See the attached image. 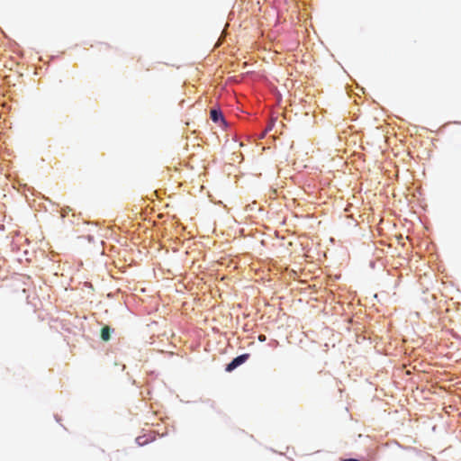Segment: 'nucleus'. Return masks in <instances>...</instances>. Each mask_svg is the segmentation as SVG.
<instances>
[{
  "label": "nucleus",
  "instance_id": "7ed1b4c3",
  "mask_svg": "<svg viewBox=\"0 0 461 461\" xmlns=\"http://www.w3.org/2000/svg\"><path fill=\"white\" fill-rule=\"evenodd\" d=\"M111 329L109 326H104L101 330V338L104 341H108L111 339Z\"/></svg>",
  "mask_w": 461,
  "mask_h": 461
},
{
  "label": "nucleus",
  "instance_id": "20e7f679",
  "mask_svg": "<svg viewBox=\"0 0 461 461\" xmlns=\"http://www.w3.org/2000/svg\"><path fill=\"white\" fill-rule=\"evenodd\" d=\"M342 461H359V460L354 459V458H348V459H344Z\"/></svg>",
  "mask_w": 461,
  "mask_h": 461
},
{
  "label": "nucleus",
  "instance_id": "39448f33",
  "mask_svg": "<svg viewBox=\"0 0 461 461\" xmlns=\"http://www.w3.org/2000/svg\"><path fill=\"white\" fill-rule=\"evenodd\" d=\"M266 339L265 336H259V340L264 341Z\"/></svg>",
  "mask_w": 461,
  "mask_h": 461
},
{
  "label": "nucleus",
  "instance_id": "f257e3e1",
  "mask_svg": "<svg viewBox=\"0 0 461 461\" xmlns=\"http://www.w3.org/2000/svg\"><path fill=\"white\" fill-rule=\"evenodd\" d=\"M249 357V354H243V355H240V356L235 357L230 363H229L226 366L225 370L227 372H232L239 366H240L243 363H245L248 360Z\"/></svg>",
  "mask_w": 461,
  "mask_h": 461
},
{
  "label": "nucleus",
  "instance_id": "f03ea898",
  "mask_svg": "<svg viewBox=\"0 0 461 461\" xmlns=\"http://www.w3.org/2000/svg\"><path fill=\"white\" fill-rule=\"evenodd\" d=\"M210 117L212 121L214 122H218L219 121L223 122V116L221 111L216 109H212L210 113Z\"/></svg>",
  "mask_w": 461,
  "mask_h": 461
}]
</instances>
